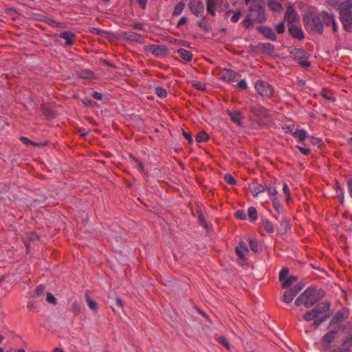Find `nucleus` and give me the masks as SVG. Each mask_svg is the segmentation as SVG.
I'll return each mask as SVG.
<instances>
[{
  "label": "nucleus",
  "mask_w": 352,
  "mask_h": 352,
  "mask_svg": "<svg viewBox=\"0 0 352 352\" xmlns=\"http://www.w3.org/2000/svg\"><path fill=\"white\" fill-rule=\"evenodd\" d=\"M184 8V5L183 3L180 2V3H177L175 7L173 14L175 15H179L182 12Z\"/></svg>",
  "instance_id": "473e14b6"
},
{
  "label": "nucleus",
  "mask_w": 352,
  "mask_h": 352,
  "mask_svg": "<svg viewBox=\"0 0 352 352\" xmlns=\"http://www.w3.org/2000/svg\"><path fill=\"white\" fill-rule=\"evenodd\" d=\"M238 87L241 89H246L248 87L247 82L245 80H241L238 82Z\"/></svg>",
  "instance_id": "de8ad7c7"
},
{
  "label": "nucleus",
  "mask_w": 352,
  "mask_h": 352,
  "mask_svg": "<svg viewBox=\"0 0 352 352\" xmlns=\"http://www.w3.org/2000/svg\"><path fill=\"white\" fill-rule=\"evenodd\" d=\"M217 341L219 343H221L222 345H223L228 350H230V346L229 342L225 337L219 336L217 338Z\"/></svg>",
  "instance_id": "72a5a7b5"
},
{
  "label": "nucleus",
  "mask_w": 352,
  "mask_h": 352,
  "mask_svg": "<svg viewBox=\"0 0 352 352\" xmlns=\"http://www.w3.org/2000/svg\"><path fill=\"white\" fill-rule=\"evenodd\" d=\"M138 166H140V168L142 169V164L141 162H138Z\"/></svg>",
  "instance_id": "69168bd1"
},
{
  "label": "nucleus",
  "mask_w": 352,
  "mask_h": 352,
  "mask_svg": "<svg viewBox=\"0 0 352 352\" xmlns=\"http://www.w3.org/2000/svg\"><path fill=\"white\" fill-rule=\"evenodd\" d=\"M267 190L270 196H276L278 194L276 188L272 186L267 187Z\"/></svg>",
  "instance_id": "a19ab883"
},
{
  "label": "nucleus",
  "mask_w": 352,
  "mask_h": 352,
  "mask_svg": "<svg viewBox=\"0 0 352 352\" xmlns=\"http://www.w3.org/2000/svg\"><path fill=\"white\" fill-rule=\"evenodd\" d=\"M53 352H63V350L60 348L57 347L53 350Z\"/></svg>",
  "instance_id": "e2e57ef3"
},
{
  "label": "nucleus",
  "mask_w": 352,
  "mask_h": 352,
  "mask_svg": "<svg viewBox=\"0 0 352 352\" xmlns=\"http://www.w3.org/2000/svg\"><path fill=\"white\" fill-rule=\"evenodd\" d=\"M322 295V292L309 287L296 300L295 304L296 306L303 305L306 307H309L316 302Z\"/></svg>",
  "instance_id": "7ed1b4c3"
},
{
  "label": "nucleus",
  "mask_w": 352,
  "mask_h": 352,
  "mask_svg": "<svg viewBox=\"0 0 352 352\" xmlns=\"http://www.w3.org/2000/svg\"><path fill=\"white\" fill-rule=\"evenodd\" d=\"M80 77L81 78H88V79H91L92 78H94V74L89 71H82L81 73H80Z\"/></svg>",
  "instance_id": "58836bf2"
},
{
  "label": "nucleus",
  "mask_w": 352,
  "mask_h": 352,
  "mask_svg": "<svg viewBox=\"0 0 352 352\" xmlns=\"http://www.w3.org/2000/svg\"><path fill=\"white\" fill-rule=\"evenodd\" d=\"M208 135L204 131L199 132L196 136V140L198 142H203L207 141Z\"/></svg>",
  "instance_id": "7c9ffc66"
},
{
  "label": "nucleus",
  "mask_w": 352,
  "mask_h": 352,
  "mask_svg": "<svg viewBox=\"0 0 352 352\" xmlns=\"http://www.w3.org/2000/svg\"><path fill=\"white\" fill-rule=\"evenodd\" d=\"M279 280L282 283L283 288H286L294 284L297 278L295 276H289L288 269L283 268L279 273Z\"/></svg>",
  "instance_id": "6e6552de"
},
{
  "label": "nucleus",
  "mask_w": 352,
  "mask_h": 352,
  "mask_svg": "<svg viewBox=\"0 0 352 352\" xmlns=\"http://www.w3.org/2000/svg\"><path fill=\"white\" fill-rule=\"evenodd\" d=\"M303 20L308 30L318 34L323 32L322 19L320 16V13H318L314 9L309 10L305 14Z\"/></svg>",
  "instance_id": "f03ea898"
},
{
  "label": "nucleus",
  "mask_w": 352,
  "mask_h": 352,
  "mask_svg": "<svg viewBox=\"0 0 352 352\" xmlns=\"http://www.w3.org/2000/svg\"><path fill=\"white\" fill-rule=\"evenodd\" d=\"M250 111L252 113H253L254 114H255L257 116H265V109H263V107H261L259 104H256L254 106H252L250 108Z\"/></svg>",
  "instance_id": "5701e85b"
},
{
  "label": "nucleus",
  "mask_w": 352,
  "mask_h": 352,
  "mask_svg": "<svg viewBox=\"0 0 352 352\" xmlns=\"http://www.w3.org/2000/svg\"><path fill=\"white\" fill-rule=\"evenodd\" d=\"M329 303H320L315 309L307 312L304 316L306 321H314L316 325L327 319L329 316Z\"/></svg>",
  "instance_id": "f257e3e1"
},
{
  "label": "nucleus",
  "mask_w": 352,
  "mask_h": 352,
  "mask_svg": "<svg viewBox=\"0 0 352 352\" xmlns=\"http://www.w3.org/2000/svg\"><path fill=\"white\" fill-rule=\"evenodd\" d=\"M259 31L268 39L274 41L276 40V35L273 30L267 27H261Z\"/></svg>",
  "instance_id": "412c9836"
},
{
  "label": "nucleus",
  "mask_w": 352,
  "mask_h": 352,
  "mask_svg": "<svg viewBox=\"0 0 352 352\" xmlns=\"http://www.w3.org/2000/svg\"><path fill=\"white\" fill-rule=\"evenodd\" d=\"M184 135L185 138L186 140H188V141L190 143H191L192 142V138H191V136H190V135L189 133H188L186 132H184Z\"/></svg>",
  "instance_id": "603ef678"
},
{
  "label": "nucleus",
  "mask_w": 352,
  "mask_h": 352,
  "mask_svg": "<svg viewBox=\"0 0 352 352\" xmlns=\"http://www.w3.org/2000/svg\"><path fill=\"white\" fill-rule=\"evenodd\" d=\"M235 214L236 217L240 219H245L246 217L245 213L243 210H237Z\"/></svg>",
  "instance_id": "a18cd8bd"
},
{
  "label": "nucleus",
  "mask_w": 352,
  "mask_h": 352,
  "mask_svg": "<svg viewBox=\"0 0 352 352\" xmlns=\"http://www.w3.org/2000/svg\"><path fill=\"white\" fill-rule=\"evenodd\" d=\"M43 290H44V288L42 285L38 286L36 290V295L39 296L40 294H41L43 293Z\"/></svg>",
  "instance_id": "8fccbe9b"
},
{
  "label": "nucleus",
  "mask_w": 352,
  "mask_h": 352,
  "mask_svg": "<svg viewBox=\"0 0 352 352\" xmlns=\"http://www.w3.org/2000/svg\"><path fill=\"white\" fill-rule=\"evenodd\" d=\"M305 146H300V145H297L296 146V148L300 151V152L304 155H307L309 152H310V149L306 146L305 144H303Z\"/></svg>",
  "instance_id": "e433bc0d"
},
{
  "label": "nucleus",
  "mask_w": 352,
  "mask_h": 352,
  "mask_svg": "<svg viewBox=\"0 0 352 352\" xmlns=\"http://www.w3.org/2000/svg\"><path fill=\"white\" fill-rule=\"evenodd\" d=\"M227 16L229 17L230 16V14H232L231 17H230V21L232 22V23H236L239 19L241 18V12L240 11H238V12H232V11H228L227 13Z\"/></svg>",
  "instance_id": "393cba45"
},
{
  "label": "nucleus",
  "mask_w": 352,
  "mask_h": 352,
  "mask_svg": "<svg viewBox=\"0 0 352 352\" xmlns=\"http://www.w3.org/2000/svg\"><path fill=\"white\" fill-rule=\"evenodd\" d=\"M237 255L242 258H246L249 256V249L247 244L242 241L235 249Z\"/></svg>",
  "instance_id": "ddd939ff"
},
{
  "label": "nucleus",
  "mask_w": 352,
  "mask_h": 352,
  "mask_svg": "<svg viewBox=\"0 0 352 352\" xmlns=\"http://www.w3.org/2000/svg\"><path fill=\"white\" fill-rule=\"evenodd\" d=\"M245 1L246 4L250 6V16L258 22H262L265 19V14L261 0Z\"/></svg>",
  "instance_id": "39448f33"
},
{
  "label": "nucleus",
  "mask_w": 352,
  "mask_h": 352,
  "mask_svg": "<svg viewBox=\"0 0 352 352\" xmlns=\"http://www.w3.org/2000/svg\"><path fill=\"white\" fill-rule=\"evenodd\" d=\"M262 226L263 228L269 233L274 232V227L272 223L268 219L262 220Z\"/></svg>",
  "instance_id": "bb28decb"
},
{
  "label": "nucleus",
  "mask_w": 352,
  "mask_h": 352,
  "mask_svg": "<svg viewBox=\"0 0 352 352\" xmlns=\"http://www.w3.org/2000/svg\"><path fill=\"white\" fill-rule=\"evenodd\" d=\"M228 113L233 122L239 126L242 125L243 116L240 111L228 110Z\"/></svg>",
  "instance_id": "a211bd4d"
},
{
  "label": "nucleus",
  "mask_w": 352,
  "mask_h": 352,
  "mask_svg": "<svg viewBox=\"0 0 352 352\" xmlns=\"http://www.w3.org/2000/svg\"><path fill=\"white\" fill-rule=\"evenodd\" d=\"M269 7L274 12H280L283 10L281 4L277 1H272L269 2Z\"/></svg>",
  "instance_id": "cd10ccee"
},
{
  "label": "nucleus",
  "mask_w": 352,
  "mask_h": 352,
  "mask_svg": "<svg viewBox=\"0 0 352 352\" xmlns=\"http://www.w3.org/2000/svg\"><path fill=\"white\" fill-rule=\"evenodd\" d=\"M116 304H117V305H118L119 307H120L121 309H122V308H123V307H124V303H123V302H122V299H121L120 298H119V297H118V298H116Z\"/></svg>",
  "instance_id": "09e8293b"
},
{
  "label": "nucleus",
  "mask_w": 352,
  "mask_h": 352,
  "mask_svg": "<svg viewBox=\"0 0 352 352\" xmlns=\"http://www.w3.org/2000/svg\"><path fill=\"white\" fill-rule=\"evenodd\" d=\"M300 64L304 67L309 66V63L307 60H302V61H301Z\"/></svg>",
  "instance_id": "4d7b16f0"
},
{
  "label": "nucleus",
  "mask_w": 352,
  "mask_h": 352,
  "mask_svg": "<svg viewBox=\"0 0 352 352\" xmlns=\"http://www.w3.org/2000/svg\"><path fill=\"white\" fill-rule=\"evenodd\" d=\"M349 190L351 196L352 197V179H350L348 182Z\"/></svg>",
  "instance_id": "5fc2aeb1"
},
{
  "label": "nucleus",
  "mask_w": 352,
  "mask_h": 352,
  "mask_svg": "<svg viewBox=\"0 0 352 352\" xmlns=\"http://www.w3.org/2000/svg\"><path fill=\"white\" fill-rule=\"evenodd\" d=\"M223 7H227V2L223 0H207V10L212 15H214L216 11L223 10Z\"/></svg>",
  "instance_id": "1a4fd4ad"
},
{
  "label": "nucleus",
  "mask_w": 352,
  "mask_h": 352,
  "mask_svg": "<svg viewBox=\"0 0 352 352\" xmlns=\"http://www.w3.org/2000/svg\"><path fill=\"white\" fill-rule=\"evenodd\" d=\"M243 23L245 26L248 27L250 23V20L249 19H246L245 20H244Z\"/></svg>",
  "instance_id": "052dcab7"
},
{
  "label": "nucleus",
  "mask_w": 352,
  "mask_h": 352,
  "mask_svg": "<svg viewBox=\"0 0 352 352\" xmlns=\"http://www.w3.org/2000/svg\"><path fill=\"white\" fill-rule=\"evenodd\" d=\"M139 3L142 8L145 7L146 3L147 0H138Z\"/></svg>",
  "instance_id": "6e6d98bb"
},
{
  "label": "nucleus",
  "mask_w": 352,
  "mask_h": 352,
  "mask_svg": "<svg viewBox=\"0 0 352 352\" xmlns=\"http://www.w3.org/2000/svg\"><path fill=\"white\" fill-rule=\"evenodd\" d=\"M18 352H25V350H23V349H19V350L18 351Z\"/></svg>",
  "instance_id": "774afa93"
},
{
  "label": "nucleus",
  "mask_w": 352,
  "mask_h": 352,
  "mask_svg": "<svg viewBox=\"0 0 352 352\" xmlns=\"http://www.w3.org/2000/svg\"><path fill=\"white\" fill-rule=\"evenodd\" d=\"M338 317H339V314H338L334 318H333V320H336V322H339L340 320L338 319Z\"/></svg>",
  "instance_id": "0e129e2a"
},
{
  "label": "nucleus",
  "mask_w": 352,
  "mask_h": 352,
  "mask_svg": "<svg viewBox=\"0 0 352 352\" xmlns=\"http://www.w3.org/2000/svg\"><path fill=\"white\" fill-rule=\"evenodd\" d=\"M148 50L156 56H162L166 54V50L164 47L151 45L148 46Z\"/></svg>",
  "instance_id": "6ab92c4d"
},
{
  "label": "nucleus",
  "mask_w": 352,
  "mask_h": 352,
  "mask_svg": "<svg viewBox=\"0 0 352 352\" xmlns=\"http://www.w3.org/2000/svg\"><path fill=\"white\" fill-rule=\"evenodd\" d=\"M320 16L322 19V22L323 26L324 25L329 26V25H331L333 27V31L334 32L338 31V24L336 23L335 19L333 18V16L331 14H329L327 13L326 12H320Z\"/></svg>",
  "instance_id": "9d476101"
},
{
  "label": "nucleus",
  "mask_w": 352,
  "mask_h": 352,
  "mask_svg": "<svg viewBox=\"0 0 352 352\" xmlns=\"http://www.w3.org/2000/svg\"><path fill=\"white\" fill-rule=\"evenodd\" d=\"M336 331H331L327 333L322 338L319 348L323 352H349L347 349H344L343 351L333 350L331 344L336 338Z\"/></svg>",
  "instance_id": "423d86ee"
},
{
  "label": "nucleus",
  "mask_w": 352,
  "mask_h": 352,
  "mask_svg": "<svg viewBox=\"0 0 352 352\" xmlns=\"http://www.w3.org/2000/svg\"><path fill=\"white\" fill-rule=\"evenodd\" d=\"M192 85L199 90L206 89V85L199 80H192Z\"/></svg>",
  "instance_id": "2f4dec72"
},
{
  "label": "nucleus",
  "mask_w": 352,
  "mask_h": 352,
  "mask_svg": "<svg viewBox=\"0 0 352 352\" xmlns=\"http://www.w3.org/2000/svg\"><path fill=\"white\" fill-rule=\"evenodd\" d=\"M86 301L87 302V305L89 308L93 311H96L98 309V304L97 302L92 300L88 295V294H85Z\"/></svg>",
  "instance_id": "a878e982"
},
{
  "label": "nucleus",
  "mask_w": 352,
  "mask_h": 352,
  "mask_svg": "<svg viewBox=\"0 0 352 352\" xmlns=\"http://www.w3.org/2000/svg\"><path fill=\"white\" fill-rule=\"evenodd\" d=\"M46 300L52 304L56 303V298L55 297L50 293L47 294Z\"/></svg>",
  "instance_id": "37998d69"
},
{
  "label": "nucleus",
  "mask_w": 352,
  "mask_h": 352,
  "mask_svg": "<svg viewBox=\"0 0 352 352\" xmlns=\"http://www.w3.org/2000/svg\"><path fill=\"white\" fill-rule=\"evenodd\" d=\"M155 94L160 98H165L167 95L166 91L162 87H157L155 89Z\"/></svg>",
  "instance_id": "f704fd0d"
},
{
  "label": "nucleus",
  "mask_w": 352,
  "mask_h": 352,
  "mask_svg": "<svg viewBox=\"0 0 352 352\" xmlns=\"http://www.w3.org/2000/svg\"><path fill=\"white\" fill-rule=\"evenodd\" d=\"M21 140L26 145L28 144H33V145H35V146H37L38 144L36 143H34L32 142H31L29 139H28L27 138L25 137H21Z\"/></svg>",
  "instance_id": "49530a36"
},
{
  "label": "nucleus",
  "mask_w": 352,
  "mask_h": 352,
  "mask_svg": "<svg viewBox=\"0 0 352 352\" xmlns=\"http://www.w3.org/2000/svg\"><path fill=\"white\" fill-rule=\"evenodd\" d=\"M276 30L279 34L283 33L285 32V25L283 23L278 24L276 27Z\"/></svg>",
  "instance_id": "c03bdc74"
},
{
  "label": "nucleus",
  "mask_w": 352,
  "mask_h": 352,
  "mask_svg": "<svg viewBox=\"0 0 352 352\" xmlns=\"http://www.w3.org/2000/svg\"><path fill=\"white\" fill-rule=\"evenodd\" d=\"M224 179L228 184H236V180L230 175H226L224 177Z\"/></svg>",
  "instance_id": "79ce46f5"
},
{
  "label": "nucleus",
  "mask_w": 352,
  "mask_h": 352,
  "mask_svg": "<svg viewBox=\"0 0 352 352\" xmlns=\"http://www.w3.org/2000/svg\"><path fill=\"white\" fill-rule=\"evenodd\" d=\"M248 217L252 221L257 219V211L255 208L250 207L248 210Z\"/></svg>",
  "instance_id": "c85d7f7f"
},
{
  "label": "nucleus",
  "mask_w": 352,
  "mask_h": 352,
  "mask_svg": "<svg viewBox=\"0 0 352 352\" xmlns=\"http://www.w3.org/2000/svg\"><path fill=\"white\" fill-rule=\"evenodd\" d=\"M289 30L295 38L300 40L304 38L303 32L300 28L291 25L289 28Z\"/></svg>",
  "instance_id": "aec40b11"
},
{
  "label": "nucleus",
  "mask_w": 352,
  "mask_h": 352,
  "mask_svg": "<svg viewBox=\"0 0 352 352\" xmlns=\"http://www.w3.org/2000/svg\"><path fill=\"white\" fill-rule=\"evenodd\" d=\"M297 19L298 15L294 8L291 6L288 7L285 12V20L287 21L289 24H292L293 22L296 21Z\"/></svg>",
  "instance_id": "2eb2a0df"
},
{
  "label": "nucleus",
  "mask_w": 352,
  "mask_h": 352,
  "mask_svg": "<svg viewBox=\"0 0 352 352\" xmlns=\"http://www.w3.org/2000/svg\"><path fill=\"white\" fill-rule=\"evenodd\" d=\"M249 245H250V249L253 252H256L258 250V244L255 240L250 239Z\"/></svg>",
  "instance_id": "ea45409f"
},
{
  "label": "nucleus",
  "mask_w": 352,
  "mask_h": 352,
  "mask_svg": "<svg viewBox=\"0 0 352 352\" xmlns=\"http://www.w3.org/2000/svg\"><path fill=\"white\" fill-rule=\"evenodd\" d=\"M74 36V34L69 32H65L60 34V37L65 40L67 45H72V38Z\"/></svg>",
  "instance_id": "b1692460"
},
{
  "label": "nucleus",
  "mask_w": 352,
  "mask_h": 352,
  "mask_svg": "<svg viewBox=\"0 0 352 352\" xmlns=\"http://www.w3.org/2000/svg\"><path fill=\"white\" fill-rule=\"evenodd\" d=\"M342 349L339 351H343L344 349H347L349 351V349L352 346V336H349L342 342Z\"/></svg>",
  "instance_id": "c756f323"
},
{
  "label": "nucleus",
  "mask_w": 352,
  "mask_h": 352,
  "mask_svg": "<svg viewBox=\"0 0 352 352\" xmlns=\"http://www.w3.org/2000/svg\"><path fill=\"white\" fill-rule=\"evenodd\" d=\"M283 192L286 195V201H289L290 199V192L286 183H284L283 185Z\"/></svg>",
  "instance_id": "c9c22d12"
},
{
  "label": "nucleus",
  "mask_w": 352,
  "mask_h": 352,
  "mask_svg": "<svg viewBox=\"0 0 352 352\" xmlns=\"http://www.w3.org/2000/svg\"><path fill=\"white\" fill-rule=\"evenodd\" d=\"M38 239V236L35 234H32L30 236L31 240H36Z\"/></svg>",
  "instance_id": "680f3d73"
},
{
  "label": "nucleus",
  "mask_w": 352,
  "mask_h": 352,
  "mask_svg": "<svg viewBox=\"0 0 352 352\" xmlns=\"http://www.w3.org/2000/svg\"><path fill=\"white\" fill-rule=\"evenodd\" d=\"M352 2L345 1L339 6L340 16L344 28L349 31L352 25Z\"/></svg>",
  "instance_id": "20e7f679"
},
{
  "label": "nucleus",
  "mask_w": 352,
  "mask_h": 352,
  "mask_svg": "<svg viewBox=\"0 0 352 352\" xmlns=\"http://www.w3.org/2000/svg\"><path fill=\"white\" fill-rule=\"evenodd\" d=\"M337 191H338V192L339 191L340 192L341 195H340V196H339V197H340V201H341V203H343V201H344V194H343V190H342L341 188H340V187H339V186H338V190H337Z\"/></svg>",
  "instance_id": "864d4df0"
},
{
  "label": "nucleus",
  "mask_w": 352,
  "mask_h": 352,
  "mask_svg": "<svg viewBox=\"0 0 352 352\" xmlns=\"http://www.w3.org/2000/svg\"><path fill=\"white\" fill-rule=\"evenodd\" d=\"M186 22V19L185 17H182L179 19V25H182V24L185 23Z\"/></svg>",
  "instance_id": "13d9d810"
},
{
  "label": "nucleus",
  "mask_w": 352,
  "mask_h": 352,
  "mask_svg": "<svg viewBox=\"0 0 352 352\" xmlns=\"http://www.w3.org/2000/svg\"><path fill=\"white\" fill-rule=\"evenodd\" d=\"M177 54L185 60L190 61L192 59V53L190 51L181 48L177 50Z\"/></svg>",
  "instance_id": "4be33fe9"
},
{
  "label": "nucleus",
  "mask_w": 352,
  "mask_h": 352,
  "mask_svg": "<svg viewBox=\"0 0 352 352\" xmlns=\"http://www.w3.org/2000/svg\"><path fill=\"white\" fill-rule=\"evenodd\" d=\"M292 135L302 144H305V141L309 137L308 133L303 129L296 130L292 132Z\"/></svg>",
  "instance_id": "f3484780"
},
{
  "label": "nucleus",
  "mask_w": 352,
  "mask_h": 352,
  "mask_svg": "<svg viewBox=\"0 0 352 352\" xmlns=\"http://www.w3.org/2000/svg\"><path fill=\"white\" fill-rule=\"evenodd\" d=\"M93 97L97 100H101L102 99V94L98 92H94Z\"/></svg>",
  "instance_id": "3c124183"
},
{
  "label": "nucleus",
  "mask_w": 352,
  "mask_h": 352,
  "mask_svg": "<svg viewBox=\"0 0 352 352\" xmlns=\"http://www.w3.org/2000/svg\"><path fill=\"white\" fill-rule=\"evenodd\" d=\"M189 6L191 11L197 16H198L204 9L203 5L200 0H190Z\"/></svg>",
  "instance_id": "dca6fc26"
},
{
  "label": "nucleus",
  "mask_w": 352,
  "mask_h": 352,
  "mask_svg": "<svg viewBox=\"0 0 352 352\" xmlns=\"http://www.w3.org/2000/svg\"><path fill=\"white\" fill-rule=\"evenodd\" d=\"M272 205H273V207L277 211V212H280V210H281V206H280V204L279 202V201L277 199V198L274 197L273 199H272Z\"/></svg>",
  "instance_id": "4c0bfd02"
},
{
  "label": "nucleus",
  "mask_w": 352,
  "mask_h": 352,
  "mask_svg": "<svg viewBox=\"0 0 352 352\" xmlns=\"http://www.w3.org/2000/svg\"><path fill=\"white\" fill-rule=\"evenodd\" d=\"M303 285L294 287L289 290H287L284 292L283 296V300L286 303L291 302L296 294L302 289Z\"/></svg>",
  "instance_id": "9b49d317"
},
{
  "label": "nucleus",
  "mask_w": 352,
  "mask_h": 352,
  "mask_svg": "<svg viewBox=\"0 0 352 352\" xmlns=\"http://www.w3.org/2000/svg\"><path fill=\"white\" fill-rule=\"evenodd\" d=\"M265 187L256 182H253L249 185V190L254 197H256L259 193L264 192Z\"/></svg>",
  "instance_id": "4468645a"
},
{
  "label": "nucleus",
  "mask_w": 352,
  "mask_h": 352,
  "mask_svg": "<svg viewBox=\"0 0 352 352\" xmlns=\"http://www.w3.org/2000/svg\"><path fill=\"white\" fill-rule=\"evenodd\" d=\"M4 337L3 336H0V343L3 340Z\"/></svg>",
  "instance_id": "338daca9"
},
{
  "label": "nucleus",
  "mask_w": 352,
  "mask_h": 352,
  "mask_svg": "<svg viewBox=\"0 0 352 352\" xmlns=\"http://www.w3.org/2000/svg\"><path fill=\"white\" fill-rule=\"evenodd\" d=\"M284 129L286 132H292V131L291 126H286L285 127H284Z\"/></svg>",
  "instance_id": "bf43d9fd"
},
{
  "label": "nucleus",
  "mask_w": 352,
  "mask_h": 352,
  "mask_svg": "<svg viewBox=\"0 0 352 352\" xmlns=\"http://www.w3.org/2000/svg\"><path fill=\"white\" fill-rule=\"evenodd\" d=\"M221 78L227 82H234L238 79V74L230 69H223L221 72Z\"/></svg>",
  "instance_id": "f8f14e48"
},
{
  "label": "nucleus",
  "mask_w": 352,
  "mask_h": 352,
  "mask_svg": "<svg viewBox=\"0 0 352 352\" xmlns=\"http://www.w3.org/2000/svg\"><path fill=\"white\" fill-rule=\"evenodd\" d=\"M255 89L262 97H270L274 93L272 87L267 82L258 80L255 82Z\"/></svg>",
  "instance_id": "0eeeda50"
}]
</instances>
